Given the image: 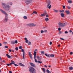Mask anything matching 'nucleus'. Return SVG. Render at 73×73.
Wrapping results in <instances>:
<instances>
[{
  "label": "nucleus",
  "mask_w": 73,
  "mask_h": 73,
  "mask_svg": "<svg viewBox=\"0 0 73 73\" xmlns=\"http://www.w3.org/2000/svg\"><path fill=\"white\" fill-rule=\"evenodd\" d=\"M9 52H12V50H11V49H9Z\"/></svg>",
  "instance_id": "nucleus-54"
},
{
  "label": "nucleus",
  "mask_w": 73,
  "mask_h": 73,
  "mask_svg": "<svg viewBox=\"0 0 73 73\" xmlns=\"http://www.w3.org/2000/svg\"><path fill=\"white\" fill-rule=\"evenodd\" d=\"M67 8L68 9H70L71 7L70 6H68Z\"/></svg>",
  "instance_id": "nucleus-36"
},
{
  "label": "nucleus",
  "mask_w": 73,
  "mask_h": 73,
  "mask_svg": "<svg viewBox=\"0 0 73 73\" xmlns=\"http://www.w3.org/2000/svg\"><path fill=\"white\" fill-rule=\"evenodd\" d=\"M44 67H45L46 68L47 67V66L46 65H44Z\"/></svg>",
  "instance_id": "nucleus-62"
},
{
  "label": "nucleus",
  "mask_w": 73,
  "mask_h": 73,
  "mask_svg": "<svg viewBox=\"0 0 73 73\" xmlns=\"http://www.w3.org/2000/svg\"><path fill=\"white\" fill-rule=\"evenodd\" d=\"M38 50H37V49H35V50L34 51H35V52H36H36H37V51H38Z\"/></svg>",
  "instance_id": "nucleus-55"
},
{
  "label": "nucleus",
  "mask_w": 73,
  "mask_h": 73,
  "mask_svg": "<svg viewBox=\"0 0 73 73\" xmlns=\"http://www.w3.org/2000/svg\"><path fill=\"white\" fill-rule=\"evenodd\" d=\"M25 40H27V38H25Z\"/></svg>",
  "instance_id": "nucleus-63"
},
{
  "label": "nucleus",
  "mask_w": 73,
  "mask_h": 73,
  "mask_svg": "<svg viewBox=\"0 0 73 73\" xmlns=\"http://www.w3.org/2000/svg\"><path fill=\"white\" fill-rule=\"evenodd\" d=\"M51 57H54V55L53 54H51L50 55Z\"/></svg>",
  "instance_id": "nucleus-20"
},
{
  "label": "nucleus",
  "mask_w": 73,
  "mask_h": 73,
  "mask_svg": "<svg viewBox=\"0 0 73 73\" xmlns=\"http://www.w3.org/2000/svg\"><path fill=\"white\" fill-rule=\"evenodd\" d=\"M37 62L39 64H42V61H40L39 60L37 61Z\"/></svg>",
  "instance_id": "nucleus-25"
},
{
  "label": "nucleus",
  "mask_w": 73,
  "mask_h": 73,
  "mask_svg": "<svg viewBox=\"0 0 73 73\" xmlns=\"http://www.w3.org/2000/svg\"><path fill=\"white\" fill-rule=\"evenodd\" d=\"M42 69L43 70V71L44 73H45V69L44 68H42Z\"/></svg>",
  "instance_id": "nucleus-22"
},
{
  "label": "nucleus",
  "mask_w": 73,
  "mask_h": 73,
  "mask_svg": "<svg viewBox=\"0 0 73 73\" xmlns=\"http://www.w3.org/2000/svg\"><path fill=\"white\" fill-rule=\"evenodd\" d=\"M11 44H15V41H11Z\"/></svg>",
  "instance_id": "nucleus-26"
},
{
  "label": "nucleus",
  "mask_w": 73,
  "mask_h": 73,
  "mask_svg": "<svg viewBox=\"0 0 73 73\" xmlns=\"http://www.w3.org/2000/svg\"><path fill=\"white\" fill-rule=\"evenodd\" d=\"M5 48H8V46H5Z\"/></svg>",
  "instance_id": "nucleus-44"
},
{
  "label": "nucleus",
  "mask_w": 73,
  "mask_h": 73,
  "mask_svg": "<svg viewBox=\"0 0 73 73\" xmlns=\"http://www.w3.org/2000/svg\"><path fill=\"white\" fill-rule=\"evenodd\" d=\"M31 3L30 2V0H26L25 1V3L27 4H29Z\"/></svg>",
  "instance_id": "nucleus-10"
},
{
  "label": "nucleus",
  "mask_w": 73,
  "mask_h": 73,
  "mask_svg": "<svg viewBox=\"0 0 73 73\" xmlns=\"http://www.w3.org/2000/svg\"><path fill=\"white\" fill-rule=\"evenodd\" d=\"M30 64L31 66H33V67H35V64L32 63V62H30Z\"/></svg>",
  "instance_id": "nucleus-9"
},
{
  "label": "nucleus",
  "mask_w": 73,
  "mask_h": 73,
  "mask_svg": "<svg viewBox=\"0 0 73 73\" xmlns=\"http://www.w3.org/2000/svg\"><path fill=\"white\" fill-rule=\"evenodd\" d=\"M68 3H72V1H71V0H70V1H68Z\"/></svg>",
  "instance_id": "nucleus-24"
},
{
  "label": "nucleus",
  "mask_w": 73,
  "mask_h": 73,
  "mask_svg": "<svg viewBox=\"0 0 73 73\" xmlns=\"http://www.w3.org/2000/svg\"><path fill=\"white\" fill-rule=\"evenodd\" d=\"M19 64L20 66H25V65H24L22 64L21 63H19Z\"/></svg>",
  "instance_id": "nucleus-19"
},
{
  "label": "nucleus",
  "mask_w": 73,
  "mask_h": 73,
  "mask_svg": "<svg viewBox=\"0 0 73 73\" xmlns=\"http://www.w3.org/2000/svg\"><path fill=\"white\" fill-rule=\"evenodd\" d=\"M46 3L47 4V8H48L49 9H50L52 5H50L51 3V1L50 0H46ZM49 5L50 6H49Z\"/></svg>",
  "instance_id": "nucleus-2"
},
{
  "label": "nucleus",
  "mask_w": 73,
  "mask_h": 73,
  "mask_svg": "<svg viewBox=\"0 0 73 73\" xmlns=\"http://www.w3.org/2000/svg\"><path fill=\"white\" fill-rule=\"evenodd\" d=\"M63 9H65V6L64 5L63 6Z\"/></svg>",
  "instance_id": "nucleus-47"
},
{
  "label": "nucleus",
  "mask_w": 73,
  "mask_h": 73,
  "mask_svg": "<svg viewBox=\"0 0 73 73\" xmlns=\"http://www.w3.org/2000/svg\"><path fill=\"white\" fill-rule=\"evenodd\" d=\"M69 32H70V33H72V31L70 30L69 31Z\"/></svg>",
  "instance_id": "nucleus-48"
},
{
  "label": "nucleus",
  "mask_w": 73,
  "mask_h": 73,
  "mask_svg": "<svg viewBox=\"0 0 73 73\" xmlns=\"http://www.w3.org/2000/svg\"><path fill=\"white\" fill-rule=\"evenodd\" d=\"M15 50H19V48L17 47L15 48Z\"/></svg>",
  "instance_id": "nucleus-34"
},
{
  "label": "nucleus",
  "mask_w": 73,
  "mask_h": 73,
  "mask_svg": "<svg viewBox=\"0 0 73 73\" xmlns=\"http://www.w3.org/2000/svg\"><path fill=\"white\" fill-rule=\"evenodd\" d=\"M31 42L30 41L29 42V43H28V45H31Z\"/></svg>",
  "instance_id": "nucleus-39"
},
{
  "label": "nucleus",
  "mask_w": 73,
  "mask_h": 73,
  "mask_svg": "<svg viewBox=\"0 0 73 73\" xmlns=\"http://www.w3.org/2000/svg\"><path fill=\"white\" fill-rule=\"evenodd\" d=\"M44 16H45V15H46L47 14V13L46 12H44Z\"/></svg>",
  "instance_id": "nucleus-40"
},
{
  "label": "nucleus",
  "mask_w": 73,
  "mask_h": 73,
  "mask_svg": "<svg viewBox=\"0 0 73 73\" xmlns=\"http://www.w3.org/2000/svg\"><path fill=\"white\" fill-rule=\"evenodd\" d=\"M46 17H49V15H48V14H47L46 16Z\"/></svg>",
  "instance_id": "nucleus-43"
},
{
  "label": "nucleus",
  "mask_w": 73,
  "mask_h": 73,
  "mask_svg": "<svg viewBox=\"0 0 73 73\" xmlns=\"http://www.w3.org/2000/svg\"><path fill=\"white\" fill-rule=\"evenodd\" d=\"M41 54H44V51H41Z\"/></svg>",
  "instance_id": "nucleus-35"
},
{
  "label": "nucleus",
  "mask_w": 73,
  "mask_h": 73,
  "mask_svg": "<svg viewBox=\"0 0 73 73\" xmlns=\"http://www.w3.org/2000/svg\"><path fill=\"white\" fill-rule=\"evenodd\" d=\"M62 12H63V13H64V10H62Z\"/></svg>",
  "instance_id": "nucleus-56"
},
{
  "label": "nucleus",
  "mask_w": 73,
  "mask_h": 73,
  "mask_svg": "<svg viewBox=\"0 0 73 73\" xmlns=\"http://www.w3.org/2000/svg\"><path fill=\"white\" fill-rule=\"evenodd\" d=\"M46 72L48 73H50V71H49V70L48 69L47 70Z\"/></svg>",
  "instance_id": "nucleus-29"
},
{
  "label": "nucleus",
  "mask_w": 73,
  "mask_h": 73,
  "mask_svg": "<svg viewBox=\"0 0 73 73\" xmlns=\"http://www.w3.org/2000/svg\"><path fill=\"white\" fill-rule=\"evenodd\" d=\"M9 4L10 5H12V3H9Z\"/></svg>",
  "instance_id": "nucleus-52"
},
{
  "label": "nucleus",
  "mask_w": 73,
  "mask_h": 73,
  "mask_svg": "<svg viewBox=\"0 0 73 73\" xmlns=\"http://www.w3.org/2000/svg\"><path fill=\"white\" fill-rule=\"evenodd\" d=\"M70 54L71 55H72V54H73V52H70Z\"/></svg>",
  "instance_id": "nucleus-51"
},
{
  "label": "nucleus",
  "mask_w": 73,
  "mask_h": 73,
  "mask_svg": "<svg viewBox=\"0 0 73 73\" xmlns=\"http://www.w3.org/2000/svg\"><path fill=\"white\" fill-rule=\"evenodd\" d=\"M2 46V44L1 43H0V46Z\"/></svg>",
  "instance_id": "nucleus-61"
},
{
  "label": "nucleus",
  "mask_w": 73,
  "mask_h": 73,
  "mask_svg": "<svg viewBox=\"0 0 73 73\" xmlns=\"http://www.w3.org/2000/svg\"><path fill=\"white\" fill-rule=\"evenodd\" d=\"M64 33L65 34H67V33H68V32L67 31H65L64 32Z\"/></svg>",
  "instance_id": "nucleus-41"
},
{
  "label": "nucleus",
  "mask_w": 73,
  "mask_h": 73,
  "mask_svg": "<svg viewBox=\"0 0 73 73\" xmlns=\"http://www.w3.org/2000/svg\"><path fill=\"white\" fill-rule=\"evenodd\" d=\"M40 33H44V31H43V30H41L40 32Z\"/></svg>",
  "instance_id": "nucleus-42"
},
{
  "label": "nucleus",
  "mask_w": 73,
  "mask_h": 73,
  "mask_svg": "<svg viewBox=\"0 0 73 73\" xmlns=\"http://www.w3.org/2000/svg\"><path fill=\"white\" fill-rule=\"evenodd\" d=\"M35 59V62H37V60L36 59Z\"/></svg>",
  "instance_id": "nucleus-45"
},
{
  "label": "nucleus",
  "mask_w": 73,
  "mask_h": 73,
  "mask_svg": "<svg viewBox=\"0 0 73 73\" xmlns=\"http://www.w3.org/2000/svg\"><path fill=\"white\" fill-rule=\"evenodd\" d=\"M62 33H63V32L60 31L59 32V35H61V34H62Z\"/></svg>",
  "instance_id": "nucleus-27"
},
{
  "label": "nucleus",
  "mask_w": 73,
  "mask_h": 73,
  "mask_svg": "<svg viewBox=\"0 0 73 73\" xmlns=\"http://www.w3.org/2000/svg\"><path fill=\"white\" fill-rule=\"evenodd\" d=\"M45 20L46 21V22H47V21H49V18H48V17H46L45 19Z\"/></svg>",
  "instance_id": "nucleus-16"
},
{
  "label": "nucleus",
  "mask_w": 73,
  "mask_h": 73,
  "mask_svg": "<svg viewBox=\"0 0 73 73\" xmlns=\"http://www.w3.org/2000/svg\"><path fill=\"white\" fill-rule=\"evenodd\" d=\"M58 31H61V28H58Z\"/></svg>",
  "instance_id": "nucleus-46"
},
{
  "label": "nucleus",
  "mask_w": 73,
  "mask_h": 73,
  "mask_svg": "<svg viewBox=\"0 0 73 73\" xmlns=\"http://www.w3.org/2000/svg\"><path fill=\"white\" fill-rule=\"evenodd\" d=\"M9 73H12V71H9Z\"/></svg>",
  "instance_id": "nucleus-58"
},
{
  "label": "nucleus",
  "mask_w": 73,
  "mask_h": 73,
  "mask_svg": "<svg viewBox=\"0 0 73 73\" xmlns=\"http://www.w3.org/2000/svg\"><path fill=\"white\" fill-rule=\"evenodd\" d=\"M0 11L3 14L6 15H5V18L3 21V22L5 23H7V22L8 21V17H7V16H8V14L5 12L4 11H3V10L1 9H0Z\"/></svg>",
  "instance_id": "nucleus-1"
},
{
  "label": "nucleus",
  "mask_w": 73,
  "mask_h": 73,
  "mask_svg": "<svg viewBox=\"0 0 73 73\" xmlns=\"http://www.w3.org/2000/svg\"><path fill=\"white\" fill-rule=\"evenodd\" d=\"M23 18L24 19H27V17L26 16H24L23 17Z\"/></svg>",
  "instance_id": "nucleus-28"
},
{
  "label": "nucleus",
  "mask_w": 73,
  "mask_h": 73,
  "mask_svg": "<svg viewBox=\"0 0 73 73\" xmlns=\"http://www.w3.org/2000/svg\"><path fill=\"white\" fill-rule=\"evenodd\" d=\"M65 12L67 15H70V11H66Z\"/></svg>",
  "instance_id": "nucleus-12"
},
{
  "label": "nucleus",
  "mask_w": 73,
  "mask_h": 73,
  "mask_svg": "<svg viewBox=\"0 0 73 73\" xmlns=\"http://www.w3.org/2000/svg\"><path fill=\"white\" fill-rule=\"evenodd\" d=\"M19 49H22L23 47H22L21 46H20L19 47Z\"/></svg>",
  "instance_id": "nucleus-31"
},
{
  "label": "nucleus",
  "mask_w": 73,
  "mask_h": 73,
  "mask_svg": "<svg viewBox=\"0 0 73 73\" xmlns=\"http://www.w3.org/2000/svg\"><path fill=\"white\" fill-rule=\"evenodd\" d=\"M34 59H36V55H34Z\"/></svg>",
  "instance_id": "nucleus-57"
},
{
  "label": "nucleus",
  "mask_w": 73,
  "mask_h": 73,
  "mask_svg": "<svg viewBox=\"0 0 73 73\" xmlns=\"http://www.w3.org/2000/svg\"><path fill=\"white\" fill-rule=\"evenodd\" d=\"M60 40H64V38H60Z\"/></svg>",
  "instance_id": "nucleus-60"
},
{
  "label": "nucleus",
  "mask_w": 73,
  "mask_h": 73,
  "mask_svg": "<svg viewBox=\"0 0 73 73\" xmlns=\"http://www.w3.org/2000/svg\"><path fill=\"white\" fill-rule=\"evenodd\" d=\"M11 62L10 63V65H11L12 64H14L15 63V62L11 60Z\"/></svg>",
  "instance_id": "nucleus-13"
},
{
  "label": "nucleus",
  "mask_w": 73,
  "mask_h": 73,
  "mask_svg": "<svg viewBox=\"0 0 73 73\" xmlns=\"http://www.w3.org/2000/svg\"><path fill=\"white\" fill-rule=\"evenodd\" d=\"M29 55L31 59V60H32V53L31 52H29Z\"/></svg>",
  "instance_id": "nucleus-8"
},
{
  "label": "nucleus",
  "mask_w": 73,
  "mask_h": 73,
  "mask_svg": "<svg viewBox=\"0 0 73 73\" xmlns=\"http://www.w3.org/2000/svg\"><path fill=\"white\" fill-rule=\"evenodd\" d=\"M45 56H46V57H50V54H48L47 55V54H45Z\"/></svg>",
  "instance_id": "nucleus-18"
},
{
  "label": "nucleus",
  "mask_w": 73,
  "mask_h": 73,
  "mask_svg": "<svg viewBox=\"0 0 73 73\" xmlns=\"http://www.w3.org/2000/svg\"><path fill=\"white\" fill-rule=\"evenodd\" d=\"M25 42H26V43H28V39H27V40H26Z\"/></svg>",
  "instance_id": "nucleus-38"
},
{
  "label": "nucleus",
  "mask_w": 73,
  "mask_h": 73,
  "mask_svg": "<svg viewBox=\"0 0 73 73\" xmlns=\"http://www.w3.org/2000/svg\"><path fill=\"white\" fill-rule=\"evenodd\" d=\"M59 27L60 28H63V27H64V26H65L66 25V23H61L60 21L59 23Z\"/></svg>",
  "instance_id": "nucleus-3"
},
{
  "label": "nucleus",
  "mask_w": 73,
  "mask_h": 73,
  "mask_svg": "<svg viewBox=\"0 0 73 73\" xmlns=\"http://www.w3.org/2000/svg\"><path fill=\"white\" fill-rule=\"evenodd\" d=\"M33 13H35V14H37V13L36 11H34Z\"/></svg>",
  "instance_id": "nucleus-32"
},
{
  "label": "nucleus",
  "mask_w": 73,
  "mask_h": 73,
  "mask_svg": "<svg viewBox=\"0 0 73 73\" xmlns=\"http://www.w3.org/2000/svg\"><path fill=\"white\" fill-rule=\"evenodd\" d=\"M6 56L8 58H10L11 57V56L9 55L8 54H6Z\"/></svg>",
  "instance_id": "nucleus-17"
},
{
  "label": "nucleus",
  "mask_w": 73,
  "mask_h": 73,
  "mask_svg": "<svg viewBox=\"0 0 73 73\" xmlns=\"http://www.w3.org/2000/svg\"><path fill=\"white\" fill-rule=\"evenodd\" d=\"M48 68H50V67H51V66L50 65L49 66H48Z\"/></svg>",
  "instance_id": "nucleus-64"
},
{
  "label": "nucleus",
  "mask_w": 73,
  "mask_h": 73,
  "mask_svg": "<svg viewBox=\"0 0 73 73\" xmlns=\"http://www.w3.org/2000/svg\"><path fill=\"white\" fill-rule=\"evenodd\" d=\"M29 26L30 27H36V25H35L34 23H29L28 24Z\"/></svg>",
  "instance_id": "nucleus-7"
},
{
  "label": "nucleus",
  "mask_w": 73,
  "mask_h": 73,
  "mask_svg": "<svg viewBox=\"0 0 73 73\" xmlns=\"http://www.w3.org/2000/svg\"><path fill=\"white\" fill-rule=\"evenodd\" d=\"M29 70L30 73H33V72L34 73H36V70L34 69V68L33 67H31V68L29 69Z\"/></svg>",
  "instance_id": "nucleus-4"
},
{
  "label": "nucleus",
  "mask_w": 73,
  "mask_h": 73,
  "mask_svg": "<svg viewBox=\"0 0 73 73\" xmlns=\"http://www.w3.org/2000/svg\"><path fill=\"white\" fill-rule=\"evenodd\" d=\"M10 65V64H9L8 63L6 64V65H7V66H9Z\"/></svg>",
  "instance_id": "nucleus-49"
},
{
  "label": "nucleus",
  "mask_w": 73,
  "mask_h": 73,
  "mask_svg": "<svg viewBox=\"0 0 73 73\" xmlns=\"http://www.w3.org/2000/svg\"><path fill=\"white\" fill-rule=\"evenodd\" d=\"M21 52H23V58L24 60H25V52L23 49H21Z\"/></svg>",
  "instance_id": "nucleus-6"
},
{
  "label": "nucleus",
  "mask_w": 73,
  "mask_h": 73,
  "mask_svg": "<svg viewBox=\"0 0 73 73\" xmlns=\"http://www.w3.org/2000/svg\"><path fill=\"white\" fill-rule=\"evenodd\" d=\"M34 55H36V54H37V52H36L35 51H34Z\"/></svg>",
  "instance_id": "nucleus-23"
},
{
  "label": "nucleus",
  "mask_w": 73,
  "mask_h": 73,
  "mask_svg": "<svg viewBox=\"0 0 73 73\" xmlns=\"http://www.w3.org/2000/svg\"><path fill=\"white\" fill-rule=\"evenodd\" d=\"M60 15L62 17H64V16H65V15L63 13H61Z\"/></svg>",
  "instance_id": "nucleus-14"
},
{
  "label": "nucleus",
  "mask_w": 73,
  "mask_h": 73,
  "mask_svg": "<svg viewBox=\"0 0 73 73\" xmlns=\"http://www.w3.org/2000/svg\"><path fill=\"white\" fill-rule=\"evenodd\" d=\"M50 45H52V42H50Z\"/></svg>",
  "instance_id": "nucleus-50"
},
{
  "label": "nucleus",
  "mask_w": 73,
  "mask_h": 73,
  "mask_svg": "<svg viewBox=\"0 0 73 73\" xmlns=\"http://www.w3.org/2000/svg\"><path fill=\"white\" fill-rule=\"evenodd\" d=\"M69 69L70 70H73V67H69Z\"/></svg>",
  "instance_id": "nucleus-21"
},
{
  "label": "nucleus",
  "mask_w": 73,
  "mask_h": 73,
  "mask_svg": "<svg viewBox=\"0 0 73 73\" xmlns=\"http://www.w3.org/2000/svg\"><path fill=\"white\" fill-rule=\"evenodd\" d=\"M17 40H16L15 41V42H14L15 44H17Z\"/></svg>",
  "instance_id": "nucleus-33"
},
{
  "label": "nucleus",
  "mask_w": 73,
  "mask_h": 73,
  "mask_svg": "<svg viewBox=\"0 0 73 73\" xmlns=\"http://www.w3.org/2000/svg\"><path fill=\"white\" fill-rule=\"evenodd\" d=\"M2 6L4 8H10L11 7L9 5L8 6L5 4V3H2Z\"/></svg>",
  "instance_id": "nucleus-5"
},
{
  "label": "nucleus",
  "mask_w": 73,
  "mask_h": 73,
  "mask_svg": "<svg viewBox=\"0 0 73 73\" xmlns=\"http://www.w3.org/2000/svg\"><path fill=\"white\" fill-rule=\"evenodd\" d=\"M53 11H54L55 13H56H56H57L58 12H59V11L58 10H56L55 9H53Z\"/></svg>",
  "instance_id": "nucleus-15"
},
{
  "label": "nucleus",
  "mask_w": 73,
  "mask_h": 73,
  "mask_svg": "<svg viewBox=\"0 0 73 73\" xmlns=\"http://www.w3.org/2000/svg\"><path fill=\"white\" fill-rule=\"evenodd\" d=\"M59 12L60 13H61V12H62V11H61V10H59Z\"/></svg>",
  "instance_id": "nucleus-59"
},
{
  "label": "nucleus",
  "mask_w": 73,
  "mask_h": 73,
  "mask_svg": "<svg viewBox=\"0 0 73 73\" xmlns=\"http://www.w3.org/2000/svg\"><path fill=\"white\" fill-rule=\"evenodd\" d=\"M14 65L15 66H18V65L17 64H14Z\"/></svg>",
  "instance_id": "nucleus-37"
},
{
  "label": "nucleus",
  "mask_w": 73,
  "mask_h": 73,
  "mask_svg": "<svg viewBox=\"0 0 73 73\" xmlns=\"http://www.w3.org/2000/svg\"><path fill=\"white\" fill-rule=\"evenodd\" d=\"M36 58L39 61H40L41 60V57L39 56H36Z\"/></svg>",
  "instance_id": "nucleus-11"
},
{
  "label": "nucleus",
  "mask_w": 73,
  "mask_h": 73,
  "mask_svg": "<svg viewBox=\"0 0 73 73\" xmlns=\"http://www.w3.org/2000/svg\"><path fill=\"white\" fill-rule=\"evenodd\" d=\"M44 32H45L46 33L47 32V30H45L44 31Z\"/></svg>",
  "instance_id": "nucleus-53"
},
{
  "label": "nucleus",
  "mask_w": 73,
  "mask_h": 73,
  "mask_svg": "<svg viewBox=\"0 0 73 73\" xmlns=\"http://www.w3.org/2000/svg\"><path fill=\"white\" fill-rule=\"evenodd\" d=\"M45 15H44V14H41V16H42V17H43V16H45Z\"/></svg>",
  "instance_id": "nucleus-30"
}]
</instances>
